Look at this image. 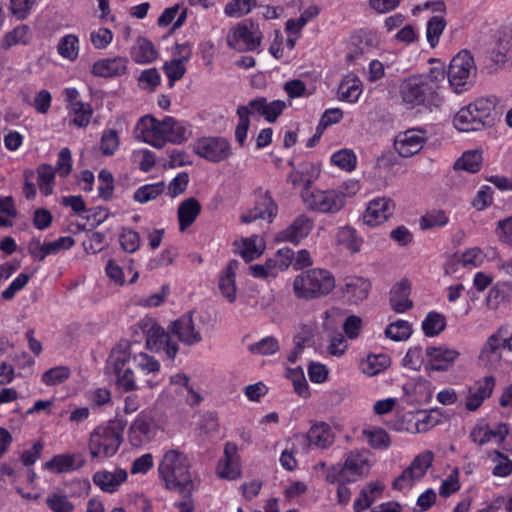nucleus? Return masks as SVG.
I'll use <instances>...</instances> for the list:
<instances>
[{
  "instance_id": "1",
  "label": "nucleus",
  "mask_w": 512,
  "mask_h": 512,
  "mask_svg": "<svg viewBox=\"0 0 512 512\" xmlns=\"http://www.w3.org/2000/svg\"><path fill=\"white\" fill-rule=\"evenodd\" d=\"M189 468L188 459L183 453L169 450L160 462L158 472L166 489L189 497L195 489Z\"/></svg>"
},
{
  "instance_id": "2",
  "label": "nucleus",
  "mask_w": 512,
  "mask_h": 512,
  "mask_svg": "<svg viewBox=\"0 0 512 512\" xmlns=\"http://www.w3.org/2000/svg\"><path fill=\"white\" fill-rule=\"evenodd\" d=\"M496 97H481L460 109L454 117V126L462 132L481 131L495 122Z\"/></svg>"
},
{
  "instance_id": "3",
  "label": "nucleus",
  "mask_w": 512,
  "mask_h": 512,
  "mask_svg": "<svg viewBox=\"0 0 512 512\" xmlns=\"http://www.w3.org/2000/svg\"><path fill=\"white\" fill-rule=\"evenodd\" d=\"M127 422L121 418L109 420L97 426L90 434L89 450L92 458L112 457L123 442V432Z\"/></svg>"
},
{
  "instance_id": "4",
  "label": "nucleus",
  "mask_w": 512,
  "mask_h": 512,
  "mask_svg": "<svg viewBox=\"0 0 512 512\" xmlns=\"http://www.w3.org/2000/svg\"><path fill=\"white\" fill-rule=\"evenodd\" d=\"M293 288L299 298L316 299L328 295L335 288V278L328 270L314 268L296 276Z\"/></svg>"
},
{
  "instance_id": "5",
  "label": "nucleus",
  "mask_w": 512,
  "mask_h": 512,
  "mask_svg": "<svg viewBox=\"0 0 512 512\" xmlns=\"http://www.w3.org/2000/svg\"><path fill=\"white\" fill-rule=\"evenodd\" d=\"M444 79V72L432 70L429 74L413 76L400 86L402 100L411 105H422L432 99L438 88V77Z\"/></svg>"
},
{
  "instance_id": "6",
  "label": "nucleus",
  "mask_w": 512,
  "mask_h": 512,
  "mask_svg": "<svg viewBox=\"0 0 512 512\" xmlns=\"http://www.w3.org/2000/svg\"><path fill=\"white\" fill-rule=\"evenodd\" d=\"M129 360L128 345H119L114 348L107 360L106 373L114 376L116 387L123 392H131L137 389L134 368Z\"/></svg>"
},
{
  "instance_id": "7",
  "label": "nucleus",
  "mask_w": 512,
  "mask_h": 512,
  "mask_svg": "<svg viewBox=\"0 0 512 512\" xmlns=\"http://www.w3.org/2000/svg\"><path fill=\"white\" fill-rule=\"evenodd\" d=\"M368 459L364 452H349L344 464L331 466L326 474L327 482L335 484L336 481L356 482L369 472Z\"/></svg>"
},
{
  "instance_id": "8",
  "label": "nucleus",
  "mask_w": 512,
  "mask_h": 512,
  "mask_svg": "<svg viewBox=\"0 0 512 512\" xmlns=\"http://www.w3.org/2000/svg\"><path fill=\"white\" fill-rule=\"evenodd\" d=\"M139 328L146 335V347L150 351L158 352L164 350L167 357L174 359L178 353L179 346L171 341V334L151 319H144L138 323Z\"/></svg>"
},
{
  "instance_id": "9",
  "label": "nucleus",
  "mask_w": 512,
  "mask_h": 512,
  "mask_svg": "<svg viewBox=\"0 0 512 512\" xmlns=\"http://www.w3.org/2000/svg\"><path fill=\"white\" fill-rule=\"evenodd\" d=\"M476 75V66L471 53L467 50L460 51L450 62L447 77L455 92H460L462 87L472 82Z\"/></svg>"
},
{
  "instance_id": "10",
  "label": "nucleus",
  "mask_w": 512,
  "mask_h": 512,
  "mask_svg": "<svg viewBox=\"0 0 512 512\" xmlns=\"http://www.w3.org/2000/svg\"><path fill=\"white\" fill-rule=\"evenodd\" d=\"M193 151L213 163L222 162L232 155L230 142L223 137L201 138L195 143Z\"/></svg>"
},
{
  "instance_id": "11",
  "label": "nucleus",
  "mask_w": 512,
  "mask_h": 512,
  "mask_svg": "<svg viewBox=\"0 0 512 512\" xmlns=\"http://www.w3.org/2000/svg\"><path fill=\"white\" fill-rule=\"evenodd\" d=\"M257 28L250 20H244L234 27L227 36L228 45L240 52L253 51L260 45Z\"/></svg>"
},
{
  "instance_id": "12",
  "label": "nucleus",
  "mask_w": 512,
  "mask_h": 512,
  "mask_svg": "<svg viewBox=\"0 0 512 512\" xmlns=\"http://www.w3.org/2000/svg\"><path fill=\"white\" fill-rule=\"evenodd\" d=\"M433 453L425 451L417 455L411 464L399 475L393 482L394 489L402 490L407 486H412L417 480H420L431 466Z\"/></svg>"
},
{
  "instance_id": "13",
  "label": "nucleus",
  "mask_w": 512,
  "mask_h": 512,
  "mask_svg": "<svg viewBox=\"0 0 512 512\" xmlns=\"http://www.w3.org/2000/svg\"><path fill=\"white\" fill-rule=\"evenodd\" d=\"M308 206L322 213H336L345 205V195L336 190L313 192L306 200Z\"/></svg>"
},
{
  "instance_id": "14",
  "label": "nucleus",
  "mask_w": 512,
  "mask_h": 512,
  "mask_svg": "<svg viewBox=\"0 0 512 512\" xmlns=\"http://www.w3.org/2000/svg\"><path fill=\"white\" fill-rule=\"evenodd\" d=\"M167 329L171 336L177 337L185 345L192 346L202 341L200 332L195 328L192 311L171 322Z\"/></svg>"
},
{
  "instance_id": "15",
  "label": "nucleus",
  "mask_w": 512,
  "mask_h": 512,
  "mask_svg": "<svg viewBox=\"0 0 512 512\" xmlns=\"http://www.w3.org/2000/svg\"><path fill=\"white\" fill-rule=\"evenodd\" d=\"M313 227V220L305 214H300L286 229L277 233L276 240L298 244L310 234Z\"/></svg>"
},
{
  "instance_id": "16",
  "label": "nucleus",
  "mask_w": 512,
  "mask_h": 512,
  "mask_svg": "<svg viewBox=\"0 0 512 512\" xmlns=\"http://www.w3.org/2000/svg\"><path fill=\"white\" fill-rule=\"evenodd\" d=\"M428 357L427 369L432 371H447L453 366L460 353L455 349H450L445 346L434 347L430 346L426 349Z\"/></svg>"
},
{
  "instance_id": "17",
  "label": "nucleus",
  "mask_w": 512,
  "mask_h": 512,
  "mask_svg": "<svg viewBox=\"0 0 512 512\" xmlns=\"http://www.w3.org/2000/svg\"><path fill=\"white\" fill-rule=\"evenodd\" d=\"M394 202L390 198L382 197L369 202L363 216L364 223L369 226H376L383 223L393 213Z\"/></svg>"
},
{
  "instance_id": "18",
  "label": "nucleus",
  "mask_w": 512,
  "mask_h": 512,
  "mask_svg": "<svg viewBox=\"0 0 512 512\" xmlns=\"http://www.w3.org/2000/svg\"><path fill=\"white\" fill-rule=\"evenodd\" d=\"M420 133L419 130L410 129L396 136L394 147L400 156L411 157L422 149L425 137Z\"/></svg>"
},
{
  "instance_id": "19",
  "label": "nucleus",
  "mask_w": 512,
  "mask_h": 512,
  "mask_svg": "<svg viewBox=\"0 0 512 512\" xmlns=\"http://www.w3.org/2000/svg\"><path fill=\"white\" fill-rule=\"evenodd\" d=\"M278 206L266 191L257 201L254 208L241 215V222L249 224L257 219H269L271 221L277 214Z\"/></svg>"
},
{
  "instance_id": "20",
  "label": "nucleus",
  "mask_w": 512,
  "mask_h": 512,
  "mask_svg": "<svg viewBox=\"0 0 512 512\" xmlns=\"http://www.w3.org/2000/svg\"><path fill=\"white\" fill-rule=\"evenodd\" d=\"M219 477L234 480L240 476V466L238 463L237 446L235 443L227 442L224 446V458L219 461L217 466Z\"/></svg>"
},
{
  "instance_id": "21",
  "label": "nucleus",
  "mask_w": 512,
  "mask_h": 512,
  "mask_svg": "<svg viewBox=\"0 0 512 512\" xmlns=\"http://www.w3.org/2000/svg\"><path fill=\"white\" fill-rule=\"evenodd\" d=\"M127 62L123 57L102 59L94 63L91 72L103 78L122 76L127 71Z\"/></svg>"
},
{
  "instance_id": "22",
  "label": "nucleus",
  "mask_w": 512,
  "mask_h": 512,
  "mask_svg": "<svg viewBox=\"0 0 512 512\" xmlns=\"http://www.w3.org/2000/svg\"><path fill=\"white\" fill-rule=\"evenodd\" d=\"M128 477L126 470L118 468L114 472L106 470L98 471L93 475V482L102 491L113 493L121 483L125 482Z\"/></svg>"
},
{
  "instance_id": "23",
  "label": "nucleus",
  "mask_w": 512,
  "mask_h": 512,
  "mask_svg": "<svg viewBox=\"0 0 512 512\" xmlns=\"http://www.w3.org/2000/svg\"><path fill=\"white\" fill-rule=\"evenodd\" d=\"M411 291L410 283L403 279L396 283L390 291V304L397 313H403L413 307V302L409 299Z\"/></svg>"
},
{
  "instance_id": "24",
  "label": "nucleus",
  "mask_w": 512,
  "mask_h": 512,
  "mask_svg": "<svg viewBox=\"0 0 512 512\" xmlns=\"http://www.w3.org/2000/svg\"><path fill=\"white\" fill-rule=\"evenodd\" d=\"M85 459L80 454H59L44 464L47 470L55 473H64L81 468Z\"/></svg>"
},
{
  "instance_id": "25",
  "label": "nucleus",
  "mask_w": 512,
  "mask_h": 512,
  "mask_svg": "<svg viewBox=\"0 0 512 512\" xmlns=\"http://www.w3.org/2000/svg\"><path fill=\"white\" fill-rule=\"evenodd\" d=\"M200 213L201 204L196 198L190 197L181 202L177 210L180 230L185 231L190 227Z\"/></svg>"
},
{
  "instance_id": "26",
  "label": "nucleus",
  "mask_w": 512,
  "mask_h": 512,
  "mask_svg": "<svg viewBox=\"0 0 512 512\" xmlns=\"http://www.w3.org/2000/svg\"><path fill=\"white\" fill-rule=\"evenodd\" d=\"M239 265L240 262L238 260H230L224 275H222L219 279V289L221 294L228 300L229 303H233L236 300L237 288L235 284V275Z\"/></svg>"
},
{
  "instance_id": "27",
  "label": "nucleus",
  "mask_w": 512,
  "mask_h": 512,
  "mask_svg": "<svg viewBox=\"0 0 512 512\" xmlns=\"http://www.w3.org/2000/svg\"><path fill=\"white\" fill-rule=\"evenodd\" d=\"M370 288L371 283L367 279L362 277H349L346 279L342 291L348 295V299L352 303L358 304L367 298Z\"/></svg>"
},
{
  "instance_id": "28",
  "label": "nucleus",
  "mask_w": 512,
  "mask_h": 512,
  "mask_svg": "<svg viewBox=\"0 0 512 512\" xmlns=\"http://www.w3.org/2000/svg\"><path fill=\"white\" fill-rule=\"evenodd\" d=\"M496 384V380L493 376L484 377L482 382H479V386L475 392H473L466 401L465 407L469 411L477 410L483 403V401L492 395Z\"/></svg>"
},
{
  "instance_id": "29",
  "label": "nucleus",
  "mask_w": 512,
  "mask_h": 512,
  "mask_svg": "<svg viewBox=\"0 0 512 512\" xmlns=\"http://www.w3.org/2000/svg\"><path fill=\"white\" fill-rule=\"evenodd\" d=\"M305 438L309 445H314L317 448H327L334 441V435L328 424L322 422L313 425L307 432Z\"/></svg>"
},
{
  "instance_id": "30",
  "label": "nucleus",
  "mask_w": 512,
  "mask_h": 512,
  "mask_svg": "<svg viewBox=\"0 0 512 512\" xmlns=\"http://www.w3.org/2000/svg\"><path fill=\"white\" fill-rule=\"evenodd\" d=\"M157 56L154 44L144 37H138L131 47V57L137 63H151Z\"/></svg>"
},
{
  "instance_id": "31",
  "label": "nucleus",
  "mask_w": 512,
  "mask_h": 512,
  "mask_svg": "<svg viewBox=\"0 0 512 512\" xmlns=\"http://www.w3.org/2000/svg\"><path fill=\"white\" fill-rule=\"evenodd\" d=\"M150 422L145 417H138L130 426L128 439L132 446L140 447L150 440Z\"/></svg>"
},
{
  "instance_id": "32",
  "label": "nucleus",
  "mask_w": 512,
  "mask_h": 512,
  "mask_svg": "<svg viewBox=\"0 0 512 512\" xmlns=\"http://www.w3.org/2000/svg\"><path fill=\"white\" fill-rule=\"evenodd\" d=\"M500 332L490 335L481 349L479 358L487 364H493L501 360Z\"/></svg>"
},
{
  "instance_id": "33",
  "label": "nucleus",
  "mask_w": 512,
  "mask_h": 512,
  "mask_svg": "<svg viewBox=\"0 0 512 512\" xmlns=\"http://www.w3.org/2000/svg\"><path fill=\"white\" fill-rule=\"evenodd\" d=\"M482 153L478 150H469L456 160L453 165L455 170H464L469 173H477L482 164Z\"/></svg>"
},
{
  "instance_id": "34",
  "label": "nucleus",
  "mask_w": 512,
  "mask_h": 512,
  "mask_svg": "<svg viewBox=\"0 0 512 512\" xmlns=\"http://www.w3.org/2000/svg\"><path fill=\"white\" fill-rule=\"evenodd\" d=\"M163 123L164 119L159 121L151 115L142 117L138 124V128L141 129V137L167 136V126H164Z\"/></svg>"
},
{
  "instance_id": "35",
  "label": "nucleus",
  "mask_w": 512,
  "mask_h": 512,
  "mask_svg": "<svg viewBox=\"0 0 512 512\" xmlns=\"http://www.w3.org/2000/svg\"><path fill=\"white\" fill-rule=\"evenodd\" d=\"M445 317L435 311L429 312L422 321V330L427 337H435L445 330Z\"/></svg>"
},
{
  "instance_id": "36",
  "label": "nucleus",
  "mask_w": 512,
  "mask_h": 512,
  "mask_svg": "<svg viewBox=\"0 0 512 512\" xmlns=\"http://www.w3.org/2000/svg\"><path fill=\"white\" fill-rule=\"evenodd\" d=\"M390 365V358L385 354L369 355L360 364L361 371L369 376H374L385 370Z\"/></svg>"
},
{
  "instance_id": "37",
  "label": "nucleus",
  "mask_w": 512,
  "mask_h": 512,
  "mask_svg": "<svg viewBox=\"0 0 512 512\" xmlns=\"http://www.w3.org/2000/svg\"><path fill=\"white\" fill-rule=\"evenodd\" d=\"M165 190L164 182H157L153 184H146L139 187L133 196L134 201L144 204L156 199Z\"/></svg>"
},
{
  "instance_id": "38",
  "label": "nucleus",
  "mask_w": 512,
  "mask_h": 512,
  "mask_svg": "<svg viewBox=\"0 0 512 512\" xmlns=\"http://www.w3.org/2000/svg\"><path fill=\"white\" fill-rule=\"evenodd\" d=\"M58 53L66 59L75 60L79 54V39L74 34L63 36L57 45Z\"/></svg>"
},
{
  "instance_id": "39",
  "label": "nucleus",
  "mask_w": 512,
  "mask_h": 512,
  "mask_svg": "<svg viewBox=\"0 0 512 512\" xmlns=\"http://www.w3.org/2000/svg\"><path fill=\"white\" fill-rule=\"evenodd\" d=\"M337 243L345 246L353 253L360 251L361 239L357 237L356 230L350 226H343L337 232Z\"/></svg>"
},
{
  "instance_id": "40",
  "label": "nucleus",
  "mask_w": 512,
  "mask_h": 512,
  "mask_svg": "<svg viewBox=\"0 0 512 512\" xmlns=\"http://www.w3.org/2000/svg\"><path fill=\"white\" fill-rule=\"evenodd\" d=\"M164 126H167V140L174 144H180L188 137V130L181 123L176 121L173 117H166L164 119Z\"/></svg>"
},
{
  "instance_id": "41",
  "label": "nucleus",
  "mask_w": 512,
  "mask_h": 512,
  "mask_svg": "<svg viewBox=\"0 0 512 512\" xmlns=\"http://www.w3.org/2000/svg\"><path fill=\"white\" fill-rule=\"evenodd\" d=\"M129 363L134 369L141 370L147 374L156 373L160 369V363L146 353L130 355Z\"/></svg>"
},
{
  "instance_id": "42",
  "label": "nucleus",
  "mask_w": 512,
  "mask_h": 512,
  "mask_svg": "<svg viewBox=\"0 0 512 512\" xmlns=\"http://www.w3.org/2000/svg\"><path fill=\"white\" fill-rule=\"evenodd\" d=\"M189 58V54L183 56L180 59H174L170 62H166L163 66V70L169 79V86L172 87L175 81L181 79L185 72L186 68L184 66V62Z\"/></svg>"
},
{
  "instance_id": "43",
  "label": "nucleus",
  "mask_w": 512,
  "mask_h": 512,
  "mask_svg": "<svg viewBox=\"0 0 512 512\" xmlns=\"http://www.w3.org/2000/svg\"><path fill=\"white\" fill-rule=\"evenodd\" d=\"M412 333L410 324L404 320H398L387 326L385 335L393 341H405Z\"/></svg>"
},
{
  "instance_id": "44",
  "label": "nucleus",
  "mask_w": 512,
  "mask_h": 512,
  "mask_svg": "<svg viewBox=\"0 0 512 512\" xmlns=\"http://www.w3.org/2000/svg\"><path fill=\"white\" fill-rule=\"evenodd\" d=\"M511 291V286L506 283H497L488 292L486 303L490 309H497Z\"/></svg>"
},
{
  "instance_id": "45",
  "label": "nucleus",
  "mask_w": 512,
  "mask_h": 512,
  "mask_svg": "<svg viewBox=\"0 0 512 512\" xmlns=\"http://www.w3.org/2000/svg\"><path fill=\"white\" fill-rule=\"evenodd\" d=\"M250 110L248 107L239 106L237 108V115L239 117V123L235 129V138L240 147L244 146L247 132L250 126Z\"/></svg>"
},
{
  "instance_id": "46",
  "label": "nucleus",
  "mask_w": 512,
  "mask_h": 512,
  "mask_svg": "<svg viewBox=\"0 0 512 512\" xmlns=\"http://www.w3.org/2000/svg\"><path fill=\"white\" fill-rule=\"evenodd\" d=\"M331 162L345 171H352L356 167L357 157L350 149H342L335 152L331 157Z\"/></svg>"
},
{
  "instance_id": "47",
  "label": "nucleus",
  "mask_w": 512,
  "mask_h": 512,
  "mask_svg": "<svg viewBox=\"0 0 512 512\" xmlns=\"http://www.w3.org/2000/svg\"><path fill=\"white\" fill-rule=\"evenodd\" d=\"M360 93L358 79L343 80L339 85L338 94L341 101L356 102Z\"/></svg>"
},
{
  "instance_id": "48",
  "label": "nucleus",
  "mask_w": 512,
  "mask_h": 512,
  "mask_svg": "<svg viewBox=\"0 0 512 512\" xmlns=\"http://www.w3.org/2000/svg\"><path fill=\"white\" fill-rule=\"evenodd\" d=\"M363 435L366 436L369 445L373 449L384 450L390 446V436L385 430L381 428L374 430H363Z\"/></svg>"
},
{
  "instance_id": "49",
  "label": "nucleus",
  "mask_w": 512,
  "mask_h": 512,
  "mask_svg": "<svg viewBox=\"0 0 512 512\" xmlns=\"http://www.w3.org/2000/svg\"><path fill=\"white\" fill-rule=\"evenodd\" d=\"M70 369L67 366L53 367L42 375V381L47 386H56L65 382L70 377Z\"/></svg>"
},
{
  "instance_id": "50",
  "label": "nucleus",
  "mask_w": 512,
  "mask_h": 512,
  "mask_svg": "<svg viewBox=\"0 0 512 512\" xmlns=\"http://www.w3.org/2000/svg\"><path fill=\"white\" fill-rule=\"evenodd\" d=\"M30 38L28 25H19L5 35V48H10L19 43L27 44Z\"/></svg>"
},
{
  "instance_id": "51",
  "label": "nucleus",
  "mask_w": 512,
  "mask_h": 512,
  "mask_svg": "<svg viewBox=\"0 0 512 512\" xmlns=\"http://www.w3.org/2000/svg\"><path fill=\"white\" fill-rule=\"evenodd\" d=\"M119 241L125 252L134 253L139 248L140 235L133 229L123 228L119 235Z\"/></svg>"
},
{
  "instance_id": "52",
  "label": "nucleus",
  "mask_w": 512,
  "mask_h": 512,
  "mask_svg": "<svg viewBox=\"0 0 512 512\" xmlns=\"http://www.w3.org/2000/svg\"><path fill=\"white\" fill-rule=\"evenodd\" d=\"M446 22L442 17L434 16L427 23V41L431 47H435L438 44L439 37L442 34Z\"/></svg>"
},
{
  "instance_id": "53",
  "label": "nucleus",
  "mask_w": 512,
  "mask_h": 512,
  "mask_svg": "<svg viewBox=\"0 0 512 512\" xmlns=\"http://www.w3.org/2000/svg\"><path fill=\"white\" fill-rule=\"evenodd\" d=\"M279 350L278 340L272 336L265 337L259 342L251 344L249 351L253 354L272 355Z\"/></svg>"
},
{
  "instance_id": "54",
  "label": "nucleus",
  "mask_w": 512,
  "mask_h": 512,
  "mask_svg": "<svg viewBox=\"0 0 512 512\" xmlns=\"http://www.w3.org/2000/svg\"><path fill=\"white\" fill-rule=\"evenodd\" d=\"M256 0H232L225 6V14L230 17H241L251 11Z\"/></svg>"
},
{
  "instance_id": "55",
  "label": "nucleus",
  "mask_w": 512,
  "mask_h": 512,
  "mask_svg": "<svg viewBox=\"0 0 512 512\" xmlns=\"http://www.w3.org/2000/svg\"><path fill=\"white\" fill-rule=\"evenodd\" d=\"M448 222L445 212L442 210H433L428 212L420 219V226L423 230H428L434 227L444 226Z\"/></svg>"
},
{
  "instance_id": "56",
  "label": "nucleus",
  "mask_w": 512,
  "mask_h": 512,
  "mask_svg": "<svg viewBox=\"0 0 512 512\" xmlns=\"http://www.w3.org/2000/svg\"><path fill=\"white\" fill-rule=\"evenodd\" d=\"M118 146L119 137L117 132L113 129L104 131L100 141V149L102 153L106 156H111L117 150Z\"/></svg>"
},
{
  "instance_id": "57",
  "label": "nucleus",
  "mask_w": 512,
  "mask_h": 512,
  "mask_svg": "<svg viewBox=\"0 0 512 512\" xmlns=\"http://www.w3.org/2000/svg\"><path fill=\"white\" fill-rule=\"evenodd\" d=\"M494 462L497 464L493 468V475L497 477H507L512 473V461L502 452L495 450Z\"/></svg>"
},
{
  "instance_id": "58",
  "label": "nucleus",
  "mask_w": 512,
  "mask_h": 512,
  "mask_svg": "<svg viewBox=\"0 0 512 512\" xmlns=\"http://www.w3.org/2000/svg\"><path fill=\"white\" fill-rule=\"evenodd\" d=\"M46 503L53 512H72L74 509V505L64 495L52 494Z\"/></svg>"
},
{
  "instance_id": "59",
  "label": "nucleus",
  "mask_w": 512,
  "mask_h": 512,
  "mask_svg": "<svg viewBox=\"0 0 512 512\" xmlns=\"http://www.w3.org/2000/svg\"><path fill=\"white\" fill-rule=\"evenodd\" d=\"M75 243L74 238L70 236L60 237L55 241L43 243L45 256L57 254L61 250L71 248Z\"/></svg>"
},
{
  "instance_id": "60",
  "label": "nucleus",
  "mask_w": 512,
  "mask_h": 512,
  "mask_svg": "<svg viewBox=\"0 0 512 512\" xmlns=\"http://www.w3.org/2000/svg\"><path fill=\"white\" fill-rule=\"evenodd\" d=\"M493 436L495 434L487 424L476 425L470 433L471 440L480 446L490 442Z\"/></svg>"
},
{
  "instance_id": "61",
  "label": "nucleus",
  "mask_w": 512,
  "mask_h": 512,
  "mask_svg": "<svg viewBox=\"0 0 512 512\" xmlns=\"http://www.w3.org/2000/svg\"><path fill=\"white\" fill-rule=\"evenodd\" d=\"M72 112L75 114V117L72 120V123L78 127H85L90 123V118L92 116L91 109H85L84 104L81 102H76L72 104Z\"/></svg>"
},
{
  "instance_id": "62",
  "label": "nucleus",
  "mask_w": 512,
  "mask_h": 512,
  "mask_svg": "<svg viewBox=\"0 0 512 512\" xmlns=\"http://www.w3.org/2000/svg\"><path fill=\"white\" fill-rule=\"evenodd\" d=\"M113 34L108 28H99L90 33V40L96 49L106 48L112 41Z\"/></svg>"
},
{
  "instance_id": "63",
  "label": "nucleus",
  "mask_w": 512,
  "mask_h": 512,
  "mask_svg": "<svg viewBox=\"0 0 512 512\" xmlns=\"http://www.w3.org/2000/svg\"><path fill=\"white\" fill-rule=\"evenodd\" d=\"M30 280V275L26 274V273H21L19 274L13 281L12 283L10 284V286L8 288H6L3 292H2V298L4 300H11L14 298L15 294L22 290L26 284L29 282Z\"/></svg>"
},
{
  "instance_id": "64",
  "label": "nucleus",
  "mask_w": 512,
  "mask_h": 512,
  "mask_svg": "<svg viewBox=\"0 0 512 512\" xmlns=\"http://www.w3.org/2000/svg\"><path fill=\"white\" fill-rule=\"evenodd\" d=\"M160 74L156 68L143 70L138 78L139 85L143 88L154 90L160 84Z\"/></svg>"
}]
</instances>
